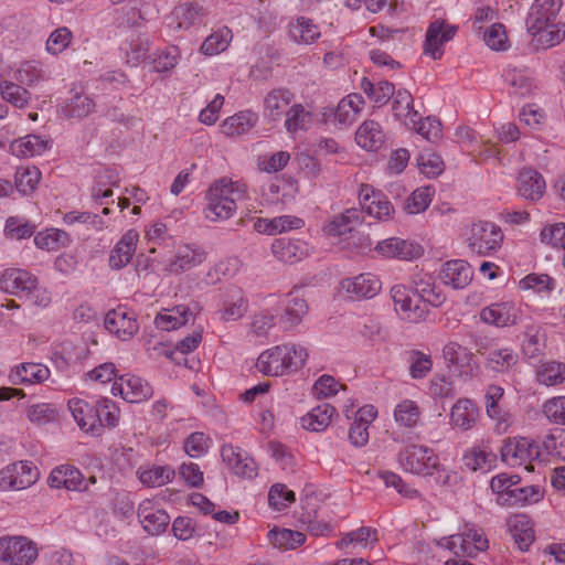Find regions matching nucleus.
Returning a JSON list of instances; mask_svg holds the SVG:
<instances>
[{"mask_svg": "<svg viewBox=\"0 0 565 565\" xmlns=\"http://www.w3.org/2000/svg\"><path fill=\"white\" fill-rule=\"evenodd\" d=\"M455 33L456 28L446 24L444 21L435 20L426 32L425 53L434 60H439L444 54V44L450 41Z\"/></svg>", "mask_w": 565, "mask_h": 565, "instance_id": "ddd939ff", "label": "nucleus"}, {"mask_svg": "<svg viewBox=\"0 0 565 565\" xmlns=\"http://www.w3.org/2000/svg\"><path fill=\"white\" fill-rule=\"evenodd\" d=\"M479 411L469 398L458 399L450 412V423L461 430L471 429L476 424Z\"/></svg>", "mask_w": 565, "mask_h": 565, "instance_id": "c85d7f7f", "label": "nucleus"}, {"mask_svg": "<svg viewBox=\"0 0 565 565\" xmlns=\"http://www.w3.org/2000/svg\"><path fill=\"white\" fill-rule=\"evenodd\" d=\"M233 39L232 31L223 26L213 31L202 43L200 51L202 54L213 56L224 52Z\"/></svg>", "mask_w": 565, "mask_h": 565, "instance_id": "ea45409f", "label": "nucleus"}, {"mask_svg": "<svg viewBox=\"0 0 565 565\" xmlns=\"http://www.w3.org/2000/svg\"><path fill=\"white\" fill-rule=\"evenodd\" d=\"M294 94L287 88H275L264 97V117L269 121L277 122L292 106Z\"/></svg>", "mask_w": 565, "mask_h": 565, "instance_id": "dca6fc26", "label": "nucleus"}, {"mask_svg": "<svg viewBox=\"0 0 565 565\" xmlns=\"http://www.w3.org/2000/svg\"><path fill=\"white\" fill-rule=\"evenodd\" d=\"M114 395L119 394L129 403H140L150 398L153 394L152 387L141 377L135 375H124L119 377L111 386Z\"/></svg>", "mask_w": 565, "mask_h": 565, "instance_id": "f8f14e48", "label": "nucleus"}, {"mask_svg": "<svg viewBox=\"0 0 565 565\" xmlns=\"http://www.w3.org/2000/svg\"><path fill=\"white\" fill-rule=\"evenodd\" d=\"M483 40L486 44L494 51H505L509 49V40L505 28L501 23H494L484 32Z\"/></svg>", "mask_w": 565, "mask_h": 565, "instance_id": "13d9d810", "label": "nucleus"}, {"mask_svg": "<svg viewBox=\"0 0 565 565\" xmlns=\"http://www.w3.org/2000/svg\"><path fill=\"white\" fill-rule=\"evenodd\" d=\"M469 247H499L503 242V233L500 226L488 221H478L470 225L463 233Z\"/></svg>", "mask_w": 565, "mask_h": 565, "instance_id": "1a4fd4ad", "label": "nucleus"}, {"mask_svg": "<svg viewBox=\"0 0 565 565\" xmlns=\"http://www.w3.org/2000/svg\"><path fill=\"white\" fill-rule=\"evenodd\" d=\"M191 316L188 307L179 306L173 309H164L156 317L154 324L160 330L171 331L184 326Z\"/></svg>", "mask_w": 565, "mask_h": 565, "instance_id": "c9c22d12", "label": "nucleus"}, {"mask_svg": "<svg viewBox=\"0 0 565 565\" xmlns=\"http://www.w3.org/2000/svg\"><path fill=\"white\" fill-rule=\"evenodd\" d=\"M537 382L546 386H555L565 381V363L547 362L540 366L536 373Z\"/></svg>", "mask_w": 565, "mask_h": 565, "instance_id": "de8ad7c7", "label": "nucleus"}, {"mask_svg": "<svg viewBox=\"0 0 565 565\" xmlns=\"http://www.w3.org/2000/svg\"><path fill=\"white\" fill-rule=\"evenodd\" d=\"M288 298L289 300L281 320L288 327H294L300 323L302 318L307 315L308 305L303 298L295 296L294 291L288 294Z\"/></svg>", "mask_w": 565, "mask_h": 565, "instance_id": "09e8293b", "label": "nucleus"}, {"mask_svg": "<svg viewBox=\"0 0 565 565\" xmlns=\"http://www.w3.org/2000/svg\"><path fill=\"white\" fill-rule=\"evenodd\" d=\"M221 456L227 467L237 476L252 479L257 475L255 461L239 448L225 445L221 449Z\"/></svg>", "mask_w": 565, "mask_h": 565, "instance_id": "6ab92c4d", "label": "nucleus"}, {"mask_svg": "<svg viewBox=\"0 0 565 565\" xmlns=\"http://www.w3.org/2000/svg\"><path fill=\"white\" fill-rule=\"evenodd\" d=\"M546 189V183L541 173L533 169H523L516 179L518 195L536 202L543 198Z\"/></svg>", "mask_w": 565, "mask_h": 565, "instance_id": "f3484780", "label": "nucleus"}, {"mask_svg": "<svg viewBox=\"0 0 565 565\" xmlns=\"http://www.w3.org/2000/svg\"><path fill=\"white\" fill-rule=\"evenodd\" d=\"M397 462L404 471L419 476H430L440 466L431 448L416 444L402 448L397 454Z\"/></svg>", "mask_w": 565, "mask_h": 565, "instance_id": "7ed1b4c3", "label": "nucleus"}, {"mask_svg": "<svg viewBox=\"0 0 565 565\" xmlns=\"http://www.w3.org/2000/svg\"><path fill=\"white\" fill-rule=\"evenodd\" d=\"M269 537L275 546L285 548H296L306 541L305 534L288 529L271 530Z\"/></svg>", "mask_w": 565, "mask_h": 565, "instance_id": "5fc2aeb1", "label": "nucleus"}, {"mask_svg": "<svg viewBox=\"0 0 565 565\" xmlns=\"http://www.w3.org/2000/svg\"><path fill=\"white\" fill-rule=\"evenodd\" d=\"M364 92L373 98L376 104L383 105L387 103L393 96L396 95L395 87L390 82H379L372 84L371 82L363 83Z\"/></svg>", "mask_w": 565, "mask_h": 565, "instance_id": "bf43d9fd", "label": "nucleus"}, {"mask_svg": "<svg viewBox=\"0 0 565 565\" xmlns=\"http://www.w3.org/2000/svg\"><path fill=\"white\" fill-rule=\"evenodd\" d=\"M38 557L36 546L26 537L0 539V559L11 565H31Z\"/></svg>", "mask_w": 565, "mask_h": 565, "instance_id": "20e7f679", "label": "nucleus"}, {"mask_svg": "<svg viewBox=\"0 0 565 565\" xmlns=\"http://www.w3.org/2000/svg\"><path fill=\"white\" fill-rule=\"evenodd\" d=\"M364 98L360 94H350L342 98L337 108L335 121L339 127L351 125L364 107Z\"/></svg>", "mask_w": 565, "mask_h": 565, "instance_id": "7c9ffc66", "label": "nucleus"}, {"mask_svg": "<svg viewBox=\"0 0 565 565\" xmlns=\"http://www.w3.org/2000/svg\"><path fill=\"white\" fill-rule=\"evenodd\" d=\"M313 122L312 113L301 104H294L287 111L285 128L295 134L299 130H308Z\"/></svg>", "mask_w": 565, "mask_h": 565, "instance_id": "e433bc0d", "label": "nucleus"}, {"mask_svg": "<svg viewBox=\"0 0 565 565\" xmlns=\"http://www.w3.org/2000/svg\"><path fill=\"white\" fill-rule=\"evenodd\" d=\"M463 465L471 471H489L497 462V455L489 444L473 446L465 452Z\"/></svg>", "mask_w": 565, "mask_h": 565, "instance_id": "393cba45", "label": "nucleus"}, {"mask_svg": "<svg viewBox=\"0 0 565 565\" xmlns=\"http://www.w3.org/2000/svg\"><path fill=\"white\" fill-rule=\"evenodd\" d=\"M105 328L121 340L131 339L139 330L135 313L122 306L108 311Z\"/></svg>", "mask_w": 565, "mask_h": 565, "instance_id": "9b49d317", "label": "nucleus"}, {"mask_svg": "<svg viewBox=\"0 0 565 565\" xmlns=\"http://www.w3.org/2000/svg\"><path fill=\"white\" fill-rule=\"evenodd\" d=\"M120 177L116 170L104 169L95 179V184L92 188V198L99 200L113 196L111 186H119Z\"/></svg>", "mask_w": 565, "mask_h": 565, "instance_id": "79ce46f5", "label": "nucleus"}, {"mask_svg": "<svg viewBox=\"0 0 565 565\" xmlns=\"http://www.w3.org/2000/svg\"><path fill=\"white\" fill-rule=\"evenodd\" d=\"M445 360L454 366V373L463 381L472 379L479 371L475 355L466 347L449 342L443 349Z\"/></svg>", "mask_w": 565, "mask_h": 565, "instance_id": "39448f33", "label": "nucleus"}, {"mask_svg": "<svg viewBox=\"0 0 565 565\" xmlns=\"http://www.w3.org/2000/svg\"><path fill=\"white\" fill-rule=\"evenodd\" d=\"M434 190L430 186H420L416 189L405 202V211L408 214H418L424 212L430 204Z\"/></svg>", "mask_w": 565, "mask_h": 565, "instance_id": "603ef678", "label": "nucleus"}, {"mask_svg": "<svg viewBox=\"0 0 565 565\" xmlns=\"http://www.w3.org/2000/svg\"><path fill=\"white\" fill-rule=\"evenodd\" d=\"M394 418L401 426L413 428L420 419L419 407L414 401L404 399L396 405Z\"/></svg>", "mask_w": 565, "mask_h": 565, "instance_id": "8fccbe9b", "label": "nucleus"}, {"mask_svg": "<svg viewBox=\"0 0 565 565\" xmlns=\"http://www.w3.org/2000/svg\"><path fill=\"white\" fill-rule=\"evenodd\" d=\"M486 361L487 367L495 372H503L518 362V355L509 348L492 349L487 354Z\"/></svg>", "mask_w": 565, "mask_h": 565, "instance_id": "49530a36", "label": "nucleus"}, {"mask_svg": "<svg viewBox=\"0 0 565 565\" xmlns=\"http://www.w3.org/2000/svg\"><path fill=\"white\" fill-rule=\"evenodd\" d=\"M285 348L288 349V354L284 358L285 374L301 369L308 358L307 349L295 343L285 344Z\"/></svg>", "mask_w": 565, "mask_h": 565, "instance_id": "052dcab7", "label": "nucleus"}, {"mask_svg": "<svg viewBox=\"0 0 565 565\" xmlns=\"http://www.w3.org/2000/svg\"><path fill=\"white\" fill-rule=\"evenodd\" d=\"M438 544L451 551L456 556H472V545L467 541L463 534L443 537Z\"/></svg>", "mask_w": 565, "mask_h": 565, "instance_id": "774afa93", "label": "nucleus"}, {"mask_svg": "<svg viewBox=\"0 0 565 565\" xmlns=\"http://www.w3.org/2000/svg\"><path fill=\"white\" fill-rule=\"evenodd\" d=\"M15 490H22L34 484L40 476L38 468L31 461H19L11 465Z\"/></svg>", "mask_w": 565, "mask_h": 565, "instance_id": "c03bdc74", "label": "nucleus"}, {"mask_svg": "<svg viewBox=\"0 0 565 565\" xmlns=\"http://www.w3.org/2000/svg\"><path fill=\"white\" fill-rule=\"evenodd\" d=\"M49 484L52 488H65L72 491H87V481L82 472L70 465H62L54 468L49 477Z\"/></svg>", "mask_w": 565, "mask_h": 565, "instance_id": "a211bd4d", "label": "nucleus"}, {"mask_svg": "<svg viewBox=\"0 0 565 565\" xmlns=\"http://www.w3.org/2000/svg\"><path fill=\"white\" fill-rule=\"evenodd\" d=\"M359 200L362 209L372 217L387 221L394 213V206L385 194L372 185L361 184Z\"/></svg>", "mask_w": 565, "mask_h": 565, "instance_id": "6e6552de", "label": "nucleus"}, {"mask_svg": "<svg viewBox=\"0 0 565 565\" xmlns=\"http://www.w3.org/2000/svg\"><path fill=\"white\" fill-rule=\"evenodd\" d=\"M334 414L335 408L330 404L323 403L302 416L301 425L305 429L311 431H322L330 425Z\"/></svg>", "mask_w": 565, "mask_h": 565, "instance_id": "2f4dec72", "label": "nucleus"}, {"mask_svg": "<svg viewBox=\"0 0 565 565\" xmlns=\"http://www.w3.org/2000/svg\"><path fill=\"white\" fill-rule=\"evenodd\" d=\"M519 286L523 290L532 289L536 292H548L553 289L554 281L546 274H530L520 280Z\"/></svg>", "mask_w": 565, "mask_h": 565, "instance_id": "338daca9", "label": "nucleus"}, {"mask_svg": "<svg viewBox=\"0 0 565 565\" xmlns=\"http://www.w3.org/2000/svg\"><path fill=\"white\" fill-rule=\"evenodd\" d=\"M35 280L36 277L26 270L8 268L0 274V290L24 298L25 292L34 287Z\"/></svg>", "mask_w": 565, "mask_h": 565, "instance_id": "2eb2a0df", "label": "nucleus"}, {"mask_svg": "<svg viewBox=\"0 0 565 565\" xmlns=\"http://www.w3.org/2000/svg\"><path fill=\"white\" fill-rule=\"evenodd\" d=\"M174 476V470L169 467H152L140 473V481L150 487H160L171 480Z\"/></svg>", "mask_w": 565, "mask_h": 565, "instance_id": "e2e57ef3", "label": "nucleus"}, {"mask_svg": "<svg viewBox=\"0 0 565 565\" xmlns=\"http://www.w3.org/2000/svg\"><path fill=\"white\" fill-rule=\"evenodd\" d=\"M288 354V349L284 345H277L263 352L256 362L259 372L269 376H281L285 374L284 358Z\"/></svg>", "mask_w": 565, "mask_h": 565, "instance_id": "cd10ccee", "label": "nucleus"}, {"mask_svg": "<svg viewBox=\"0 0 565 565\" xmlns=\"http://www.w3.org/2000/svg\"><path fill=\"white\" fill-rule=\"evenodd\" d=\"M407 354L412 379L418 380L425 377L433 367L430 355L417 350H412Z\"/></svg>", "mask_w": 565, "mask_h": 565, "instance_id": "864d4df0", "label": "nucleus"}, {"mask_svg": "<svg viewBox=\"0 0 565 565\" xmlns=\"http://www.w3.org/2000/svg\"><path fill=\"white\" fill-rule=\"evenodd\" d=\"M95 103L82 88H72L60 105V113L65 118L83 119L93 113Z\"/></svg>", "mask_w": 565, "mask_h": 565, "instance_id": "4468645a", "label": "nucleus"}, {"mask_svg": "<svg viewBox=\"0 0 565 565\" xmlns=\"http://www.w3.org/2000/svg\"><path fill=\"white\" fill-rule=\"evenodd\" d=\"M562 0H535L526 18V28L533 42L550 49L565 40V23L558 20Z\"/></svg>", "mask_w": 565, "mask_h": 565, "instance_id": "f257e3e1", "label": "nucleus"}, {"mask_svg": "<svg viewBox=\"0 0 565 565\" xmlns=\"http://www.w3.org/2000/svg\"><path fill=\"white\" fill-rule=\"evenodd\" d=\"M541 242L552 247H565V223L546 224L541 231Z\"/></svg>", "mask_w": 565, "mask_h": 565, "instance_id": "0e129e2a", "label": "nucleus"}, {"mask_svg": "<svg viewBox=\"0 0 565 565\" xmlns=\"http://www.w3.org/2000/svg\"><path fill=\"white\" fill-rule=\"evenodd\" d=\"M0 94L6 102L19 109L25 108L31 99V93L26 88L11 81L0 83Z\"/></svg>", "mask_w": 565, "mask_h": 565, "instance_id": "37998d69", "label": "nucleus"}, {"mask_svg": "<svg viewBox=\"0 0 565 565\" xmlns=\"http://www.w3.org/2000/svg\"><path fill=\"white\" fill-rule=\"evenodd\" d=\"M393 97L394 116L409 128L417 127L418 113L413 108L414 99L411 93L406 89H398Z\"/></svg>", "mask_w": 565, "mask_h": 565, "instance_id": "c756f323", "label": "nucleus"}, {"mask_svg": "<svg viewBox=\"0 0 565 565\" xmlns=\"http://www.w3.org/2000/svg\"><path fill=\"white\" fill-rule=\"evenodd\" d=\"M41 171L34 166L19 167L15 172V188L23 194H31L38 186Z\"/></svg>", "mask_w": 565, "mask_h": 565, "instance_id": "a18cd8bd", "label": "nucleus"}, {"mask_svg": "<svg viewBox=\"0 0 565 565\" xmlns=\"http://www.w3.org/2000/svg\"><path fill=\"white\" fill-rule=\"evenodd\" d=\"M206 257L204 249H179L167 265L171 273H179L200 265Z\"/></svg>", "mask_w": 565, "mask_h": 565, "instance_id": "4c0bfd02", "label": "nucleus"}, {"mask_svg": "<svg viewBox=\"0 0 565 565\" xmlns=\"http://www.w3.org/2000/svg\"><path fill=\"white\" fill-rule=\"evenodd\" d=\"M377 541V531L372 527L362 526L355 531L348 533L337 546L343 548L350 544H360L364 547L369 545V542L375 543Z\"/></svg>", "mask_w": 565, "mask_h": 565, "instance_id": "4d7b16f0", "label": "nucleus"}, {"mask_svg": "<svg viewBox=\"0 0 565 565\" xmlns=\"http://www.w3.org/2000/svg\"><path fill=\"white\" fill-rule=\"evenodd\" d=\"M363 222L362 212L355 207L334 215L323 227L327 236H341L353 232Z\"/></svg>", "mask_w": 565, "mask_h": 565, "instance_id": "4be33fe9", "label": "nucleus"}, {"mask_svg": "<svg viewBox=\"0 0 565 565\" xmlns=\"http://www.w3.org/2000/svg\"><path fill=\"white\" fill-rule=\"evenodd\" d=\"M542 412L548 422L565 425V396H556L547 399Z\"/></svg>", "mask_w": 565, "mask_h": 565, "instance_id": "680f3d73", "label": "nucleus"}, {"mask_svg": "<svg viewBox=\"0 0 565 565\" xmlns=\"http://www.w3.org/2000/svg\"><path fill=\"white\" fill-rule=\"evenodd\" d=\"M542 447L548 456L565 461V429H552L543 438Z\"/></svg>", "mask_w": 565, "mask_h": 565, "instance_id": "3c124183", "label": "nucleus"}, {"mask_svg": "<svg viewBox=\"0 0 565 565\" xmlns=\"http://www.w3.org/2000/svg\"><path fill=\"white\" fill-rule=\"evenodd\" d=\"M391 296L395 305V310L404 313V319L411 322H417L426 315V309L419 303L412 305L409 291L405 286L396 285L391 289Z\"/></svg>", "mask_w": 565, "mask_h": 565, "instance_id": "bb28decb", "label": "nucleus"}, {"mask_svg": "<svg viewBox=\"0 0 565 565\" xmlns=\"http://www.w3.org/2000/svg\"><path fill=\"white\" fill-rule=\"evenodd\" d=\"M258 116L250 111H239L226 118L222 125V132L226 136H238L249 131L257 122Z\"/></svg>", "mask_w": 565, "mask_h": 565, "instance_id": "473e14b6", "label": "nucleus"}, {"mask_svg": "<svg viewBox=\"0 0 565 565\" xmlns=\"http://www.w3.org/2000/svg\"><path fill=\"white\" fill-rule=\"evenodd\" d=\"M36 247L66 246L71 243L66 232L60 228H46L39 232L34 237Z\"/></svg>", "mask_w": 565, "mask_h": 565, "instance_id": "6e6d98bb", "label": "nucleus"}, {"mask_svg": "<svg viewBox=\"0 0 565 565\" xmlns=\"http://www.w3.org/2000/svg\"><path fill=\"white\" fill-rule=\"evenodd\" d=\"M542 498V492L539 486H515L513 490H510L501 495V505H523L526 503H535Z\"/></svg>", "mask_w": 565, "mask_h": 565, "instance_id": "58836bf2", "label": "nucleus"}, {"mask_svg": "<svg viewBox=\"0 0 565 565\" xmlns=\"http://www.w3.org/2000/svg\"><path fill=\"white\" fill-rule=\"evenodd\" d=\"M501 459L509 466H521L540 457V447L529 438L508 439L500 449Z\"/></svg>", "mask_w": 565, "mask_h": 565, "instance_id": "0eeeda50", "label": "nucleus"}, {"mask_svg": "<svg viewBox=\"0 0 565 565\" xmlns=\"http://www.w3.org/2000/svg\"><path fill=\"white\" fill-rule=\"evenodd\" d=\"M138 518L143 530L150 535H158L166 531L170 523L169 514L156 509L150 500H145L138 508Z\"/></svg>", "mask_w": 565, "mask_h": 565, "instance_id": "aec40b11", "label": "nucleus"}, {"mask_svg": "<svg viewBox=\"0 0 565 565\" xmlns=\"http://www.w3.org/2000/svg\"><path fill=\"white\" fill-rule=\"evenodd\" d=\"M47 149V140L38 135H28L14 140L10 145L12 154L17 157H35L42 154Z\"/></svg>", "mask_w": 565, "mask_h": 565, "instance_id": "f704fd0d", "label": "nucleus"}, {"mask_svg": "<svg viewBox=\"0 0 565 565\" xmlns=\"http://www.w3.org/2000/svg\"><path fill=\"white\" fill-rule=\"evenodd\" d=\"M71 40L72 32L66 26L58 28L50 34L46 41V50L49 53L57 55L70 45Z\"/></svg>", "mask_w": 565, "mask_h": 565, "instance_id": "69168bd1", "label": "nucleus"}, {"mask_svg": "<svg viewBox=\"0 0 565 565\" xmlns=\"http://www.w3.org/2000/svg\"><path fill=\"white\" fill-rule=\"evenodd\" d=\"M473 273L471 266L462 259L448 260L444 264L440 271V279L447 286H451L454 289H462L467 287Z\"/></svg>", "mask_w": 565, "mask_h": 565, "instance_id": "412c9836", "label": "nucleus"}, {"mask_svg": "<svg viewBox=\"0 0 565 565\" xmlns=\"http://www.w3.org/2000/svg\"><path fill=\"white\" fill-rule=\"evenodd\" d=\"M289 34L298 44H312L320 38L321 32L311 19L300 17L290 23Z\"/></svg>", "mask_w": 565, "mask_h": 565, "instance_id": "72a5a7b5", "label": "nucleus"}, {"mask_svg": "<svg viewBox=\"0 0 565 565\" xmlns=\"http://www.w3.org/2000/svg\"><path fill=\"white\" fill-rule=\"evenodd\" d=\"M50 377V370L41 363H21L8 376L12 385L42 383Z\"/></svg>", "mask_w": 565, "mask_h": 565, "instance_id": "b1692460", "label": "nucleus"}, {"mask_svg": "<svg viewBox=\"0 0 565 565\" xmlns=\"http://www.w3.org/2000/svg\"><path fill=\"white\" fill-rule=\"evenodd\" d=\"M355 141L365 150L377 151L385 143V134L377 121L369 119L358 128Z\"/></svg>", "mask_w": 565, "mask_h": 565, "instance_id": "a878e982", "label": "nucleus"}, {"mask_svg": "<svg viewBox=\"0 0 565 565\" xmlns=\"http://www.w3.org/2000/svg\"><path fill=\"white\" fill-rule=\"evenodd\" d=\"M341 289L351 298H372L381 290V281L374 275L361 274L341 281Z\"/></svg>", "mask_w": 565, "mask_h": 565, "instance_id": "5701e85b", "label": "nucleus"}, {"mask_svg": "<svg viewBox=\"0 0 565 565\" xmlns=\"http://www.w3.org/2000/svg\"><path fill=\"white\" fill-rule=\"evenodd\" d=\"M510 533L520 551H527L534 541V531L525 515H516L511 521Z\"/></svg>", "mask_w": 565, "mask_h": 565, "instance_id": "a19ab883", "label": "nucleus"}, {"mask_svg": "<svg viewBox=\"0 0 565 565\" xmlns=\"http://www.w3.org/2000/svg\"><path fill=\"white\" fill-rule=\"evenodd\" d=\"M480 320L497 328H505L522 321V310L512 301L491 303L480 311Z\"/></svg>", "mask_w": 565, "mask_h": 565, "instance_id": "423d86ee", "label": "nucleus"}, {"mask_svg": "<svg viewBox=\"0 0 565 565\" xmlns=\"http://www.w3.org/2000/svg\"><path fill=\"white\" fill-rule=\"evenodd\" d=\"M119 420V411L113 401L103 397L96 402L95 415L89 417L88 423L82 424V430L99 436L104 426L114 428Z\"/></svg>", "mask_w": 565, "mask_h": 565, "instance_id": "9d476101", "label": "nucleus"}, {"mask_svg": "<svg viewBox=\"0 0 565 565\" xmlns=\"http://www.w3.org/2000/svg\"><path fill=\"white\" fill-rule=\"evenodd\" d=\"M244 195L245 189L238 183L226 179L215 182L207 192L205 217L214 222L230 218L236 211V201Z\"/></svg>", "mask_w": 565, "mask_h": 565, "instance_id": "f03ea898", "label": "nucleus"}]
</instances>
